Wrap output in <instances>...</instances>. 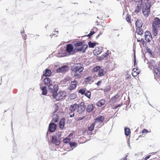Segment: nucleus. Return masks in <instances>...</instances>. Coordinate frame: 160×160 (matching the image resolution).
<instances>
[{
	"label": "nucleus",
	"instance_id": "obj_51",
	"mask_svg": "<svg viewBox=\"0 0 160 160\" xmlns=\"http://www.w3.org/2000/svg\"><path fill=\"white\" fill-rule=\"evenodd\" d=\"M137 42H141V41H140V40H138Z\"/></svg>",
	"mask_w": 160,
	"mask_h": 160
},
{
	"label": "nucleus",
	"instance_id": "obj_18",
	"mask_svg": "<svg viewBox=\"0 0 160 160\" xmlns=\"http://www.w3.org/2000/svg\"><path fill=\"white\" fill-rule=\"evenodd\" d=\"M106 102V101L103 99H102L99 100L97 103V105L99 107H101L104 105Z\"/></svg>",
	"mask_w": 160,
	"mask_h": 160
},
{
	"label": "nucleus",
	"instance_id": "obj_5",
	"mask_svg": "<svg viewBox=\"0 0 160 160\" xmlns=\"http://www.w3.org/2000/svg\"><path fill=\"white\" fill-rule=\"evenodd\" d=\"M66 93L64 91H61L58 93L52 95V98L55 99L56 101H59L62 99L66 96Z\"/></svg>",
	"mask_w": 160,
	"mask_h": 160
},
{
	"label": "nucleus",
	"instance_id": "obj_52",
	"mask_svg": "<svg viewBox=\"0 0 160 160\" xmlns=\"http://www.w3.org/2000/svg\"><path fill=\"white\" fill-rule=\"evenodd\" d=\"M118 106H115V108H118Z\"/></svg>",
	"mask_w": 160,
	"mask_h": 160
},
{
	"label": "nucleus",
	"instance_id": "obj_20",
	"mask_svg": "<svg viewBox=\"0 0 160 160\" xmlns=\"http://www.w3.org/2000/svg\"><path fill=\"white\" fill-rule=\"evenodd\" d=\"M104 119V117L100 116L97 118L95 119V123H101Z\"/></svg>",
	"mask_w": 160,
	"mask_h": 160
},
{
	"label": "nucleus",
	"instance_id": "obj_39",
	"mask_svg": "<svg viewBox=\"0 0 160 160\" xmlns=\"http://www.w3.org/2000/svg\"><path fill=\"white\" fill-rule=\"evenodd\" d=\"M69 145L71 147V148L72 147H76V143L75 142H70L69 143Z\"/></svg>",
	"mask_w": 160,
	"mask_h": 160
},
{
	"label": "nucleus",
	"instance_id": "obj_36",
	"mask_svg": "<svg viewBox=\"0 0 160 160\" xmlns=\"http://www.w3.org/2000/svg\"><path fill=\"white\" fill-rule=\"evenodd\" d=\"M95 123H92L90 127L88 128V130L90 131H92L94 127L95 126Z\"/></svg>",
	"mask_w": 160,
	"mask_h": 160
},
{
	"label": "nucleus",
	"instance_id": "obj_29",
	"mask_svg": "<svg viewBox=\"0 0 160 160\" xmlns=\"http://www.w3.org/2000/svg\"><path fill=\"white\" fill-rule=\"evenodd\" d=\"M124 130L125 135L127 136H128L130 133V129L128 128H125Z\"/></svg>",
	"mask_w": 160,
	"mask_h": 160
},
{
	"label": "nucleus",
	"instance_id": "obj_33",
	"mask_svg": "<svg viewBox=\"0 0 160 160\" xmlns=\"http://www.w3.org/2000/svg\"><path fill=\"white\" fill-rule=\"evenodd\" d=\"M77 95L74 93H72L70 95V98L71 99H74L76 98Z\"/></svg>",
	"mask_w": 160,
	"mask_h": 160
},
{
	"label": "nucleus",
	"instance_id": "obj_13",
	"mask_svg": "<svg viewBox=\"0 0 160 160\" xmlns=\"http://www.w3.org/2000/svg\"><path fill=\"white\" fill-rule=\"evenodd\" d=\"M85 110V107L84 106V103L83 102H81L80 105H78V108L77 112L79 113H81L82 112Z\"/></svg>",
	"mask_w": 160,
	"mask_h": 160
},
{
	"label": "nucleus",
	"instance_id": "obj_24",
	"mask_svg": "<svg viewBox=\"0 0 160 160\" xmlns=\"http://www.w3.org/2000/svg\"><path fill=\"white\" fill-rule=\"evenodd\" d=\"M93 109V106L92 104H89L87 108V111L88 112H91Z\"/></svg>",
	"mask_w": 160,
	"mask_h": 160
},
{
	"label": "nucleus",
	"instance_id": "obj_34",
	"mask_svg": "<svg viewBox=\"0 0 160 160\" xmlns=\"http://www.w3.org/2000/svg\"><path fill=\"white\" fill-rule=\"evenodd\" d=\"M85 96H87L88 98H90L91 97V93L90 91H87L86 92L85 94Z\"/></svg>",
	"mask_w": 160,
	"mask_h": 160
},
{
	"label": "nucleus",
	"instance_id": "obj_4",
	"mask_svg": "<svg viewBox=\"0 0 160 160\" xmlns=\"http://www.w3.org/2000/svg\"><path fill=\"white\" fill-rule=\"evenodd\" d=\"M151 3L150 2L148 4H145L143 6L142 12L144 16L146 18L147 17L150 12V8Z\"/></svg>",
	"mask_w": 160,
	"mask_h": 160
},
{
	"label": "nucleus",
	"instance_id": "obj_3",
	"mask_svg": "<svg viewBox=\"0 0 160 160\" xmlns=\"http://www.w3.org/2000/svg\"><path fill=\"white\" fill-rule=\"evenodd\" d=\"M71 69L72 72L75 73L74 76H76L80 74V73L83 71L84 68L81 67L80 64H78L73 66Z\"/></svg>",
	"mask_w": 160,
	"mask_h": 160
},
{
	"label": "nucleus",
	"instance_id": "obj_45",
	"mask_svg": "<svg viewBox=\"0 0 160 160\" xmlns=\"http://www.w3.org/2000/svg\"><path fill=\"white\" fill-rule=\"evenodd\" d=\"M101 82V81H99L98 82H97L96 83L97 85L98 86H99Z\"/></svg>",
	"mask_w": 160,
	"mask_h": 160
},
{
	"label": "nucleus",
	"instance_id": "obj_17",
	"mask_svg": "<svg viewBox=\"0 0 160 160\" xmlns=\"http://www.w3.org/2000/svg\"><path fill=\"white\" fill-rule=\"evenodd\" d=\"M65 119L64 118H62L59 124V127L60 128L62 129H63L65 125Z\"/></svg>",
	"mask_w": 160,
	"mask_h": 160
},
{
	"label": "nucleus",
	"instance_id": "obj_47",
	"mask_svg": "<svg viewBox=\"0 0 160 160\" xmlns=\"http://www.w3.org/2000/svg\"><path fill=\"white\" fill-rule=\"evenodd\" d=\"M100 36V34H98L96 37V38H98L99 36Z\"/></svg>",
	"mask_w": 160,
	"mask_h": 160
},
{
	"label": "nucleus",
	"instance_id": "obj_38",
	"mask_svg": "<svg viewBox=\"0 0 160 160\" xmlns=\"http://www.w3.org/2000/svg\"><path fill=\"white\" fill-rule=\"evenodd\" d=\"M109 54V51H107V52L105 53H103L102 55V56L103 57L105 58L107 57Z\"/></svg>",
	"mask_w": 160,
	"mask_h": 160
},
{
	"label": "nucleus",
	"instance_id": "obj_50",
	"mask_svg": "<svg viewBox=\"0 0 160 160\" xmlns=\"http://www.w3.org/2000/svg\"><path fill=\"white\" fill-rule=\"evenodd\" d=\"M55 32H57V34L58 33V31H55Z\"/></svg>",
	"mask_w": 160,
	"mask_h": 160
},
{
	"label": "nucleus",
	"instance_id": "obj_15",
	"mask_svg": "<svg viewBox=\"0 0 160 160\" xmlns=\"http://www.w3.org/2000/svg\"><path fill=\"white\" fill-rule=\"evenodd\" d=\"M52 74L51 70L48 69H46L45 71L43 72V75L46 77H49L51 76Z\"/></svg>",
	"mask_w": 160,
	"mask_h": 160
},
{
	"label": "nucleus",
	"instance_id": "obj_41",
	"mask_svg": "<svg viewBox=\"0 0 160 160\" xmlns=\"http://www.w3.org/2000/svg\"><path fill=\"white\" fill-rule=\"evenodd\" d=\"M70 117L71 118L74 117V114L73 112H71L69 113Z\"/></svg>",
	"mask_w": 160,
	"mask_h": 160
},
{
	"label": "nucleus",
	"instance_id": "obj_22",
	"mask_svg": "<svg viewBox=\"0 0 160 160\" xmlns=\"http://www.w3.org/2000/svg\"><path fill=\"white\" fill-rule=\"evenodd\" d=\"M40 88L42 91V94L43 95H46L47 94V90L46 87L43 86L41 87V85H40Z\"/></svg>",
	"mask_w": 160,
	"mask_h": 160
},
{
	"label": "nucleus",
	"instance_id": "obj_26",
	"mask_svg": "<svg viewBox=\"0 0 160 160\" xmlns=\"http://www.w3.org/2000/svg\"><path fill=\"white\" fill-rule=\"evenodd\" d=\"M44 83L46 85L50 84L51 82V80L49 78H46L43 80Z\"/></svg>",
	"mask_w": 160,
	"mask_h": 160
},
{
	"label": "nucleus",
	"instance_id": "obj_57",
	"mask_svg": "<svg viewBox=\"0 0 160 160\" xmlns=\"http://www.w3.org/2000/svg\"><path fill=\"white\" fill-rule=\"evenodd\" d=\"M159 41L160 42V38H159Z\"/></svg>",
	"mask_w": 160,
	"mask_h": 160
},
{
	"label": "nucleus",
	"instance_id": "obj_9",
	"mask_svg": "<svg viewBox=\"0 0 160 160\" xmlns=\"http://www.w3.org/2000/svg\"><path fill=\"white\" fill-rule=\"evenodd\" d=\"M145 40L148 42H150L152 39L151 33L149 31H146L144 34Z\"/></svg>",
	"mask_w": 160,
	"mask_h": 160
},
{
	"label": "nucleus",
	"instance_id": "obj_16",
	"mask_svg": "<svg viewBox=\"0 0 160 160\" xmlns=\"http://www.w3.org/2000/svg\"><path fill=\"white\" fill-rule=\"evenodd\" d=\"M78 105L77 104H75L73 105H71L70 108H69V110L71 112H73L76 109H78Z\"/></svg>",
	"mask_w": 160,
	"mask_h": 160
},
{
	"label": "nucleus",
	"instance_id": "obj_37",
	"mask_svg": "<svg viewBox=\"0 0 160 160\" xmlns=\"http://www.w3.org/2000/svg\"><path fill=\"white\" fill-rule=\"evenodd\" d=\"M70 139H70V138L64 139L63 140V142L64 143H68V142H69V141L70 140Z\"/></svg>",
	"mask_w": 160,
	"mask_h": 160
},
{
	"label": "nucleus",
	"instance_id": "obj_49",
	"mask_svg": "<svg viewBox=\"0 0 160 160\" xmlns=\"http://www.w3.org/2000/svg\"><path fill=\"white\" fill-rule=\"evenodd\" d=\"M121 105H121V104H119V105H117V106H118V107H120L121 106Z\"/></svg>",
	"mask_w": 160,
	"mask_h": 160
},
{
	"label": "nucleus",
	"instance_id": "obj_2",
	"mask_svg": "<svg viewBox=\"0 0 160 160\" xmlns=\"http://www.w3.org/2000/svg\"><path fill=\"white\" fill-rule=\"evenodd\" d=\"M74 45L76 47H80L74 49V52H76L80 51L84 52L88 47L87 45L83 42L78 41L74 44Z\"/></svg>",
	"mask_w": 160,
	"mask_h": 160
},
{
	"label": "nucleus",
	"instance_id": "obj_44",
	"mask_svg": "<svg viewBox=\"0 0 160 160\" xmlns=\"http://www.w3.org/2000/svg\"><path fill=\"white\" fill-rule=\"evenodd\" d=\"M150 156L149 155L146 156L145 158H144V160H147L148 159H149L150 157Z\"/></svg>",
	"mask_w": 160,
	"mask_h": 160
},
{
	"label": "nucleus",
	"instance_id": "obj_58",
	"mask_svg": "<svg viewBox=\"0 0 160 160\" xmlns=\"http://www.w3.org/2000/svg\"><path fill=\"white\" fill-rule=\"evenodd\" d=\"M135 62H136L135 61V62H134V64H135Z\"/></svg>",
	"mask_w": 160,
	"mask_h": 160
},
{
	"label": "nucleus",
	"instance_id": "obj_8",
	"mask_svg": "<svg viewBox=\"0 0 160 160\" xmlns=\"http://www.w3.org/2000/svg\"><path fill=\"white\" fill-rule=\"evenodd\" d=\"M69 70L68 67L67 65H64L59 68L56 70V72L57 73H65Z\"/></svg>",
	"mask_w": 160,
	"mask_h": 160
},
{
	"label": "nucleus",
	"instance_id": "obj_53",
	"mask_svg": "<svg viewBox=\"0 0 160 160\" xmlns=\"http://www.w3.org/2000/svg\"><path fill=\"white\" fill-rule=\"evenodd\" d=\"M102 34V33H101V32H100L99 34H100V35L101 34Z\"/></svg>",
	"mask_w": 160,
	"mask_h": 160
},
{
	"label": "nucleus",
	"instance_id": "obj_7",
	"mask_svg": "<svg viewBox=\"0 0 160 160\" xmlns=\"http://www.w3.org/2000/svg\"><path fill=\"white\" fill-rule=\"evenodd\" d=\"M58 137L57 138L56 136H52L51 138V141L52 143L55 144L56 145H59L60 144V137L61 135V132H58Z\"/></svg>",
	"mask_w": 160,
	"mask_h": 160
},
{
	"label": "nucleus",
	"instance_id": "obj_1",
	"mask_svg": "<svg viewBox=\"0 0 160 160\" xmlns=\"http://www.w3.org/2000/svg\"><path fill=\"white\" fill-rule=\"evenodd\" d=\"M160 27V19L158 18H155L153 19L152 24V34L155 36L158 34V28Z\"/></svg>",
	"mask_w": 160,
	"mask_h": 160
},
{
	"label": "nucleus",
	"instance_id": "obj_31",
	"mask_svg": "<svg viewBox=\"0 0 160 160\" xmlns=\"http://www.w3.org/2000/svg\"><path fill=\"white\" fill-rule=\"evenodd\" d=\"M86 92V90L85 88H82L80 89L79 91V93H80L81 94H84Z\"/></svg>",
	"mask_w": 160,
	"mask_h": 160
},
{
	"label": "nucleus",
	"instance_id": "obj_55",
	"mask_svg": "<svg viewBox=\"0 0 160 160\" xmlns=\"http://www.w3.org/2000/svg\"><path fill=\"white\" fill-rule=\"evenodd\" d=\"M24 30H23V31L22 32V33H24Z\"/></svg>",
	"mask_w": 160,
	"mask_h": 160
},
{
	"label": "nucleus",
	"instance_id": "obj_11",
	"mask_svg": "<svg viewBox=\"0 0 160 160\" xmlns=\"http://www.w3.org/2000/svg\"><path fill=\"white\" fill-rule=\"evenodd\" d=\"M57 125L53 122L50 123L49 126V129L48 131L50 132H53L56 129Z\"/></svg>",
	"mask_w": 160,
	"mask_h": 160
},
{
	"label": "nucleus",
	"instance_id": "obj_21",
	"mask_svg": "<svg viewBox=\"0 0 160 160\" xmlns=\"http://www.w3.org/2000/svg\"><path fill=\"white\" fill-rule=\"evenodd\" d=\"M133 72H132V74L133 77L137 76L138 74L139 73V71L138 70V68H134L132 70Z\"/></svg>",
	"mask_w": 160,
	"mask_h": 160
},
{
	"label": "nucleus",
	"instance_id": "obj_12",
	"mask_svg": "<svg viewBox=\"0 0 160 160\" xmlns=\"http://www.w3.org/2000/svg\"><path fill=\"white\" fill-rule=\"evenodd\" d=\"M78 84V82L75 80L73 81H72L70 83V87L68 88V89L71 90L75 89Z\"/></svg>",
	"mask_w": 160,
	"mask_h": 160
},
{
	"label": "nucleus",
	"instance_id": "obj_43",
	"mask_svg": "<svg viewBox=\"0 0 160 160\" xmlns=\"http://www.w3.org/2000/svg\"><path fill=\"white\" fill-rule=\"evenodd\" d=\"M95 33L94 31H91L90 33L88 35V36L90 37L91 36L93 35Z\"/></svg>",
	"mask_w": 160,
	"mask_h": 160
},
{
	"label": "nucleus",
	"instance_id": "obj_30",
	"mask_svg": "<svg viewBox=\"0 0 160 160\" xmlns=\"http://www.w3.org/2000/svg\"><path fill=\"white\" fill-rule=\"evenodd\" d=\"M88 44L90 48H93L96 45V43L95 42H89L88 43Z\"/></svg>",
	"mask_w": 160,
	"mask_h": 160
},
{
	"label": "nucleus",
	"instance_id": "obj_28",
	"mask_svg": "<svg viewBox=\"0 0 160 160\" xmlns=\"http://www.w3.org/2000/svg\"><path fill=\"white\" fill-rule=\"evenodd\" d=\"M105 72L104 71L103 69H99L98 71V75L99 76H102L104 75Z\"/></svg>",
	"mask_w": 160,
	"mask_h": 160
},
{
	"label": "nucleus",
	"instance_id": "obj_32",
	"mask_svg": "<svg viewBox=\"0 0 160 160\" xmlns=\"http://www.w3.org/2000/svg\"><path fill=\"white\" fill-rule=\"evenodd\" d=\"M126 74L125 75V77L127 79H130L131 78L130 73L129 71H127L126 72Z\"/></svg>",
	"mask_w": 160,
	"mask_h": 160
},
{
	"label": "nucleus",
	"instance_id": "obj_14",
	"mask_svg": "<svg viewBox=\"0 0 160 160\" xmlns=\"http://www.w3.org/2000/svg\"><path fill=\"white\" fill-rule=\"evenodd\" d=\"M139 4L136 7L134 11L136 13H138L141 11V5L142 4V0H139Z\"/></svg>",
	"mask_w": 160,
	"mask_h": 160
},
{
	"label": "nucleus",
	"instance_id": "obj_40",
	"mask_svg": "<svg viewBox=\"0 0 160 160\" xmlns=\"http://www.w3.org/2000/svg\"><path fill=\"white\" fill-rule=\"evenodd\" d=\"M141 42L142 43L143 45L146 44V42L143 39L141 38L140 40Z\"/></svg>",
	"mask_w": 160,
	"mask_h": 160
},
{
	"label": "nucleus",
	"instance_id": "obj_56",
	"mask_svg": "<svg viewBox=\"0 0 160 160\" xmlns=\"http://www.w3.org/2000/svg\"><path fill=\"white\" fill-rule=\"evenodd\" d=\"M132 0V1H135L136 0Z\"/></svg>",
	"mask_w": 160,
	"mask_h": 160
},
{
	"label": "nucleus",
	"instance_id": "obj_10",
	"mask_svg": "<svg viewBox=\"0 0 160 160\" xmlns=\"http://www.w3.org/2000/svg\"><path fill=\"white\" fill-rule=\"evenodd\" d=\"M66 50L67 52L69 53H73L74 52L73 47L71 44H68L67 46Z\"/></svg>",
	"mask_w": 160,
	"mask_h": 160
},
{
	"label": "nucleus",
	"instance_id": "obj_46",
	"mask_svg": "<svg viewBox=\"0 0 160 160\" xmlns=\"http://www.w3.org/2000/svg\"><path fill=\"white\" fill-rule=\"evenodd\" d=\"M73 133H70V134L69 135V137H72V136L73 135Z\"/></svg>",
	"mask_w": 160,
	"mask_h": 160
},
{
	"label": "nucleus",
	"instance_id": "obj_42",
	"mask_svg": "<svg viewBox=\"0 0 160 160\" xmlns=\"http://www.w3.org/2000/svg\"><path fill=\"white\" fill-rule=\"evenodd\" d=\"M142 133H147L148 132V131L146 129H144L142 131Z\"/></svg>",
	"mask_w": 160,
	"mask_h": 160
},
{
	"label": "nucleus",
	"instance_id": "obj_48",
	"mask_svg": "<svg viewBox=\"0 0 160 160\" xmlns=\"http://www.w3.org/2000/svg\"><path fill=\"white\" fill-rule=\"evenodd\" d=\"M91 79V78L90 77H88V78H87V79H89V80H90Z\"/></svg>",
	"mask_w": 160,
	"mask_h": 160
},
{
	"label": "nucleus",
	"instance_id": "obj_19",
	"mask_svg": "<svg viewBox=\"0 0 160 160\" xmlns=\"http://www.w3.org/2000/svg\"><path fill=\"white\" fill-rule=\"evenodd\" d=\"M102 48L100 49L99 48H96L93 51V53L95 55L97 56L101 53L102 52Z\"/></svg>",
	"mask_w": 160,
	"mask_h": 160
},
{
	"label": "nucleus",
	"instance_id": "obj_6",
	"mask_svg": "<svg viewBox=\"0 0 160 160\" xmlns=\"http://www.w3.org/2000/svg\"><path fill=\"white\" fill-rule=\"evenodd\" d=\"M58 89L57 85H54L52 84H50L48 87V90L52 93V95H54V94L57 93Z\"/></svg>",
	"mask_w": 160,
	"mask_h": 160
},
{
	"label": "nucleus",
	"instance_id": "obj_25",
	"mask_svg": "<svg viewBox=\"0 0 160 160\" xmlns=\"http://www.w3.org/2000/svg\"><path fill=\"white\" fill-rule=\"evenodd\" d=\"M52 121L55 122H57L59 118V117L57 114H54L52 116Z\"/></svg>",
	"mask_w": 160,
	"mask_h": 160
},
{
	"label": "nucleus",
	"instance_id": "obj_27",
	"mask_svg": "<svg viewBox=\"0 0 160 160\" xmlns=\"http://www.w3.org/2000/svg\"><path fill=\"white\" fill-rule=\"evenodd\" d=\"M136 32L138 34L141 35L143 34V30L140 28H138L136 29Z\"/></svg>",
	"mask_w": 160,
	"mask_h": 160
},
{
	"label": "nucleus",
	"instance_id": "obj_35",
	"mask_svg": "<svg viewBox=\"0 0 160 160\" xmlns=\"http://www.w3.org/2000/svg\"><path fill=\"white\" fill-rule=\"evenodd\" d=\"M100 69V67L99 66H96V67L94 68L92 70V72H96L99 70Z\"/></svg>",
	"mask_w": 160,
	"mask_h": 160
},
{
	"label": "nucleus",
	"instance_id": "obj_23",
	"mask_svg": "<svg viewBox=\"0 0 160 160\" xmlns=\"http://www.w3.org/2000/svg\"><path fill=\"white\" fill-rule=\"evenodd\" d=\"M142 25V23L141 21L137 20L136 22V25L138 28H140Z\"/></svg>",
	"mask_w": 160,
	"mask_h": 160
},
{
	"label": "nucleus",
	"instance_id": "obj_54",
	"mask_svg": "<svg viewBox=\"0 0 160 160\" xmlns=\"http://www.w3.org/2000/svg\"><path fill=\"white\" fill-rule=\"evenodd\" d=\"M145 0L147 2H148L149 1H150V0Z\"/></svg>",
	"mask_w": 160,
	"mask_h": 160
}]
</instances>
